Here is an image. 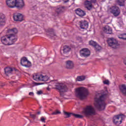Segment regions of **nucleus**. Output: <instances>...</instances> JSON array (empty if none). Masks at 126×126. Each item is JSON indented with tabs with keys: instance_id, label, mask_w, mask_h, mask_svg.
Segmentation results:
<instances>
[{
	"instance_id": "nucleus-37",
	"label": "nucleus",
	"mask_w": 126,
	"mask_h": 126,
	"mask_svg": "<svg viewBox=\"0 0 126 126\" xmlns=\"http://www.w3.org/2000/svg\"><path fill=\"white\" fill-rule=\"evenodd\" d=\"M103 83L106 85H109V84H110V82L108 81V80H105L103 81Z\"/></svg>"
},
{
	"instance_id": "nucleus-3",
	"label": "nucleus",
	"mask_w": 126,
	"mask_h": 126,
	"mask_svg": "<svg viewBox=\"0 0 126 126\" xmlns=\"http://www.w3.org/2000/svg\"><path fill=\"white\" fill-rule=\"evenodd\" d=\"M87 95H88V90L86 88L80 87L76 89V96L81 100L85 99Z\"/></svg>"
},
{
	"instance_id": "nucleus-25",
	"label": "nucleus",
	"mask_w": 126,
	"mask_h": 126,
	"mask_svg": "<svg viewBox=\"0 0 126 126\" xmlns=\"http://www.w3.org/2000/svg\"><path fill=\"white\" fill-rule=\"evenodd\" d=\"M42 74L39 73H35L33 75V79L36 81H41Z\"/></svg>"
},
{
	"instance_id": "nucleus-34",
	"label": "nucleus",
	"mask_w": 126,
	"mask_h": 126,
	"mask_svg": "<svg viewBox=\"0 0 126 126\" xmlns=\"http://www.w3.org/2000/svg\"><path fill=\"white\" fill-rule=\"evenodd\" d=\"M59 114H61V111L57 110L56 111L53 112L51 115H59Z\"/></svg>"
},
{
	"instance_id": "nucleus-10",
	"label": "nucleus",
	"mask_w": 126,
	"mask_h": 126,
	"mask_svg": "<svg viewBox=\"0 0 126 126\" xmlns=\"http://www.w3.org/2000/svg\"><path fill=\"white\" fill-rule=\"evenodd\" d=\"M81 57H84L87 58L90 56V50L88 48H83L80 51Z\"/></svg>"
},
{
	"instance_id": "nucleus-9",
	"label": "nucleus",
	"mask_w": 126,
	"mask_h": 126,
	"mask_svg": "<svg viewBox=\"0 0 126 126\" xmlns=\"http://www.w3.org/2000/svg\"><path fill=\"white\" fill-rule=\"evenodd\" d=\"M21 64L23 65V66H25V67H30L31 66V62L28 61L27 58L23 57L21 59Z\"/></svg>"
},
{
	"instance_id": "nucleus-40",
	"label": "nucleus",
	"mask_w": 126,
	"mask_h": 126,
	"mask_svg": "<svg viewBox=\"0 0 126 126\" xmlns=\"http://www.w3.org/2000/svg\"><path fill=\"white\" fill-rule=\"evenodd\" d=\"M124 63L126 65V58L125 59H124Z\"/></svg>"
},
{
	"instance_id": "nucleus-19",
	"label": "nucleus",
	"mask_w": 126,
	"mask_h": 126,
	"mask_svg": "<svg viewBox=\"0 0 126 126\" xmlns=\"http://www.w3.org/2000/svg\"><path fill=\"white\" fill-rule=\"evenodd\" d=\"M5 25V15L2 13H0V26H4Z\"/></svg>"
},
{
	"instance_id": "nucleus-18",
	"label": "nucleus",
	"mask_w": 126,
	"mask_h": 126,
	"mask_svg": "<svg viewBox=\"0 0 126 126\" xmlns=\"http://www.w3.org/2000/svg\"><path fill=\"white\" fill-rule=\"evenodd\" d=\"M75 11L76 14L80 17H83V16H85V15H86L85 11L81 10L80 8H78L75 10Z\"/></svg>"
},
{
	"instance_id": "nucleus-14",
	"label": "nucleus",
	"mask_w": 126,
	"mask_h": 126,
	"mask_svg": "<svg viewBox=\"0 0 126 126\" xmlns=\"http://www.w3.org/2000/svg\"><path fill=\"white\" fill-rule=\"evenodd\" d=\"M17 70L15 69V68L10 67H6L4 68V72L6 76L10 75V74H12L13 71H16Z\"/></svg>"
},
{
	"instance_id": "nucleus-33",
	"label": "nucleus",
	"mask_w": 126,
	"mask_h": 126,
	"mask_svg": "<svg viewBox=\"0 0 126 126\" xmlns=\"http://www.w3.org/2000/svg\"><path fill=\"white\" fill-rule=\"evenodd\" d=\"M89 45L91 46H93V47H95V46L97 45V42L93 41V40H91L89 41Z\"/></svg>"
},
{
	"instance_id": "nucleus-5",
	"label": "nucleus",
	"mask_w": 126,
	"mask_h": 126,
	"mask_svg": "<svg viewBox=\"0 0 126 126\" xmlns=\"http://www.w3.org/2000/svg\"><path fill=\"white\" fill-rule=\"evenodd\" d=\"M126 118V115L120 114H118V115L114 116V119H113V122L115 125L117 126H119L123 123V121L125 120Z\"/></svg>"
},
{
	"instance_id": "nucleus-24",
	"label": "nucleus",
	"mask_w": 126,
	"mask_h": 126,
	"mask_svg": "<svg viewBox=\"0 0 126 126\" xmlns=\"http://www.w3.org/2000/svg\"><path fill=\"white\" fill-rule=\"evenodd\" d=\"M121 92L122 93L124 96H126V85H122L119 87Z\"/></svg>"
},
{
	"instance_id": "nucleus-8",
	"label": "nucleus",
	"mask_w": 126,
	"mask_h": 126,
	"mask_svg": "<svg viewBox=\"0 0 126 126\" xmlns=\"http://www.w3.org/2000/svg\"><path fill=\"white\" fill-rule=\"evenodd\" d=\"M110 10L111 13H112L116 17L119 16L121 14V10H120V8L118 6H113L110 8Z\"/></svg>"
},
{
	"instance_id": "nucleus-39",
	"label": "nucleus",
	"mask_w": 126,
	"mask_h": 126,
	"mask_svg": "<svg viewBox=\"0 0 126 126\" xmlns=\"http://www.w3.org/2000/svg\"><path fill=\"white\" fill-rule=\"evenodd\" d=\"M29 95H30V96H34V93L30 92L29 93Z\"/></svg>"
},
{
	"instance_id": "nucleus-31",
	"label": "nucleus",
	"mask_w": 126,
	"mask_h": 126,
	"mask_svg": "<svg viewBox=\"0 0 126 126\" xmlns=\"http://www.w3.org/2000/svg\"><path fill=\"white\" fill-rule=\"evenodd\" d=\"M94 49L96 52H98L102 50V47L97 43L96 45L94 46Z\"/></svg>"
},
{
	"instance_id": "nucleus-16",
	"label": "nucleus",
	"mask_w": 126,
	"mask_h": 126,
	"mask_svg": "<svg viewBox=\"0 0 126 126\" xmlns=\"http://www.w3.org/2000/svg\"><path fill=\"white\" fill-rule=\"evenodd\" d=\"M14 20L15 21H23L24 20L23 15L22 14H15L13 15Z\"/></svg>"
},
{
	"instance_id": "nucleus-2",
	"label": "nucleus",
	"mask_w": 126,
	"mask_h": 126,
	"mask_svg": "<svg viewBox=\"0 0 126 126\" xmlns=\"http://www.w3.org/2000/svg\"><path fill=\"white\" fill-rule=\"evenodd\" d=\"M17 41V37L13 33L1 37V42L6 46L13 45Z\"/></svg>"
},
{
	"instance_id": "nucleus-35",
	"label": "nucleus",
	"mask_w": 126,
	"mask_h": 126,
	"mask_svg": "<svg viewBox=\"0 0 126 126\" xmlns=\"http://www.w3.org/2000/svg\"><path fill=\"white\" fill-rule=\"evenodd\" d=\"M30 117H31V118L33 119V120H35V119H36V115L32 114H31V113H30Z\"/></svg>"
},
{
	"instance_id": "nucleus-15",
	"label": "nucleus",
	"mask_w": 126,
	"mask_h": 126,
	"mask_svg": "<svg viewBox=\"0 0 126 126\" xmlns=\"http://www.w3.org/2000/svg\"><path fill=\"white\" fill-rule=\"evenodd\" d=\"M16 0H6V3L10 8H14Z\"/></svg>"
},
{
	"instance_id": "nucleus-17",
	"label": "nucleus",
	"mask_w": 126,
	"mask_h": 126,
	"mask_svg": "<svg viewBox=\"0 0 126 126\" xmlns=\"http://www.w3.org/2000/svg\"><path fill=\"white\" fill-rule=\"evenodd\" d=\"M81 29H87L88 28V22L86 20H82L79 22Z\"/></svg>"
},
{
	"instance_id": "nucleus-38",
	"label": "nucleus",
	"mask_w": 126,
	"mask_h": 126,
	"mask_svg": "<svg viewBox=\"0 0 126 126\" xmlns=\"http://www.w3.org/2000/svg\"><path fill=\"white\" fill-rule=\"evenodd\" d=\"M37 95H41V94H43V92L42 91H39L37 92Z\"/></svg>"
},
{
	"instance_id": "nucleus-41",
	"label": "nucleus",
	"mask_w": 126,
	"mask_h": 126,
	"mask_svg": "<svg viewBox=\"0 0 126 126\" xmlns=\"http://www.w3.org/2000/svg\"><path fill=\"white\" fill-rule=\"evenodd\" d=\"M3 86H4V84H2V85H1L0 86V87H3Z\"/></svg>"
},
{
	"instance_id": "nucleus-13",
	"label": "nucleus",
	"mask_w": 126,
	"mask_h": 126,
	"mask_svg": "<svg viewBox=\"0 0 126 126\" xmlns=\"http://www.w3.org/2000/svg\"><path fill=\"white\" fill-rule=\"evenodd\" d=\"M25 6L24 1L23 0H16L15 3V7L18 9H22Z\"/></svg>"
},
{
	"instance_id": "nucleus-11",
	"label": "nucleus",
	"mask_w": 126,
	"mask_h": 126,
	"mask_svg": "<svg viewBox=\"0 0 126 126\" xmlns=\"http://www.w3.org/2000/svg\"><path fill=\"white\" fill-rule=\"evenodd\" d=\"M96 2L97 0H86L85 1V4L88 10H91L92 9V3H96Z\"/></svg>"
},
{
	"instance_id": "nucleus-36",
	"label": "nucleus",
	"mask_w": 126,
	"mask_h": 126,
	"mask_svg": "<svg viewBox=\"0 0 126 126\" xmlns=\"http://www.w3.org/2000/svg\"><path fill=\"white\" fill-rule=\"evenodd\" d=\"M40 122H42V123H46V118H44V117H41L40 118Z\"/></svg>"
},
{
	"instance_id": "nucleus-30",
	"label": "nucleus",
	"mask_w": 126,
	"mask_h": 126,
	"mask_svg": "<svg viewBox=\"0 0 126 126\" xmlns=\"http://www.w3.org/2000/svg\"><path fill=\"white\" fill-rule=\"evenodd\" d=\"M49 80V77L47 75L43 76L41 74V78L40 81H48Z\"/></svg>"
},
{
	"instance_id": "nucleus-46",
	"label": "nucleus",
	"mask_w": 126,
	"mask_h": 126,
	"mask_svg": "<svg viewBox=\"0 0 126 126\" xmlns=\"http://www.w3.org/2000/svg\"><path fill=\"white\" fill-rule=\"evenodd\" d=\"M43 126H46V125H44Z\"/></svg>"
},
{
	"instance_id": "nucleus-22",
	"label": "nucleus",
	"mask_w": 126,
	"mask_h": 126,
	"mask_svg": "<svg viewBox=\"0 0 126 126\" xmlns=\"http://www.w3.org/2000/svg\"><path fill=\"white\" fill-rule=\"evenodd\" d=\"M48 32L47 33V35L48 37L51 38V39H53L54 37L56 35V33H55V32H54V30L53 29H49L48 30Z\"/></svg>"
},
{
	"instance_id": "nucleus-6",
	"label": "nucleus",
	"mask_w": 126,
	"mask_h": 126,
	"mask_svg": "<svg viewBox=\"0 0 126 126\" xmlns=\"http://www.w3.org/2000/svg\"><path fill=\"white\" fill-rule=\"evenodd\" d=\"M107 43L109 47L112 48V49H117L120 46V44L118 42V40L114 38H109L107 40Z\"/></svg>"
},
{
	"instance_id": "nucleus-4",
	"label": "nucleus",
	"mask_w": 126,
	"mask_h": 126,
	"mask_svg": "<svg viewBox=\"0 0 126 126\" xmlns=\"http://www.w3.org/2000/svg\"><path fill=\"white\" fill-rule=\"evenodd\" d=\"M84 114L86 117L95 116L96 115V111L92 105H87L84 109Z\"/></svg>"
},
{
	"instance_id": "nucleus-21",
	"label": "nucleus",
	"mask_w": 126,
	"mask_h": 126,
	"mask_svg": "<svg viewBox=\"0 0 126 126\" xmlns=\"http://www.w3.org/2000/svg\"><path fill=\"white\" fill-rule=\"evenodd\" d=\"M65 10V7L63 6H59L57 7L55 11L57 13L58 15L60 14V13H62L64 12Z\"/></svg>"
},
{
	"instance_id": "nucleus-1",
	"label": "nucleus",
	"mask_w": 126,
	"mask_h": 126,
	"mask_svg": "<svg viewBox=\"0 0 126 126\" xmlns=\"http://www.w3.org/2000/svg\"><path fill=\"white\" fill-rule=\"evenodd\" d=\"M101 93V95H100V94H98V97L94 98V106L99 111H103L106 108L105 100L106 99V97H107V93L104 91Z\"/></svg>"
},
{
	"instance_id": "nucleus-42",
	"label": "nucleus",
	"mask_w": 126,
	"mask_h": 126,
	"mask_svg": "<svg viewBox=\"0 0 126 126\" xmlns=\"http://www.w3.org/2000/svg\"><path fill=\"white\" fill-rule=\"evenodd\" d=\"M64 2H67L69 0H63Z\"/></svg>"
},
{
	"instance_id": "nucleus-20",
	"label": "nucleus",
	"mask_w": 126,
	"mask_h": 126,
	"mask_svg": "<svg viewBox=\"0 0 126 126\" xmlns=\"http://www.w3.org/2000/svg\"><path fill=\"white\" fill-rule=\"evenodd\" d=\"M103 32L104 33H106V34H112L113 32V30H112V28L110 27V26L107 25L105 26L103 28Z\"/></svg>"
},
{
	"instance_id": "nucleus-23",
	"label": "nucleus",
	"mask_w": 126,
	"mask_h": 126,
	"mask_svg": "<svg viewBox=\"0 0 126 126\" xmlns=\"http://www.w3.org/2000/svg\"><path fill=\"white\" fill-rule=\"evenodd\" d=\"M74 66V64H73V62L71 61H67L66 62V68L71 69L73 68Z\"/></svg>"
},
{
	"instance_id": "nucleus-28",
	"label": "nucleus",
	"mask_w": 126,
	"mask_h": 126,
	"mask_svg": "<svg viewBox=\"0 0 126 126\" xmlns=\"http://www.w3.org/2000/svg\"><path fill=\"white\" fill-rule=\"evenodd\" d=\"M18 31L16 28L8 30V33H14V34H17Z\"/></svg>"
},
{
	"instance_id": "nucleus-32",
	"label": "nucleus",
	"mask_w": 126,
	"mask_h": 126,
	"mask_svg": "<svg viewBox=\"0 0 126 126\" xmlns=\"http://www.w3.org/2000/svg\"><path fill=\"white\" fill-rule=\"evenodd\" d=\"M118 38H119V39H122L123 40H126V34L124 33L123 34H121L118 36Z\"/></svg>"
},
{
	"instance_id": "nucleus-45",
	"label": "nucleus",
	"mask_w": 126,
	"mask_h": 126,
	"mask_svg": "<svg viewBox=\"0 0 126 126\" xmlns=\"http://www.w3.org/2000/svg\"><path fill=\"white\" fill-rule=\"evenodd\" d=\"M47 90H50V89L49 88H48Z\"/></svg>"
},
{
	"instance_id": "nucleus-27",
	"label": "nucleus",
	"mask_w": 126,
	"mask_h": 126,
	"mask_svg": "<svg viewBox=\"0 0 126 126\" xmlns=\"http://www.w3.org/2000/svg\"><path fill=\"white\" fill-rule=\"evenodd\" d=\"M125 1V0H116V2L120 6H125L126 5Z\"/></svg>"
},
{
	"instance_id": "nucleus-43",
	"label": "nucleus",
	"mask_w": 126,
	"mask_h": 126,
	"mask_svg": "<svg viewBox=\"0 0 126 126\" xmlns=\"http://www.w3.org/2000/svg\"><path fill=\"white\" fill-rule=\"evenodd\" d=\"M37 115H40L41 114V112L40 111L37 112Z\"/></svg>"
},
{
	"instance_id": "nucleus-44",
	"label": "nucleus",
	"mask_w": 126,
	"mask_h": 126,
	"mask_svg": "<svg viewBox=\"0 0 126 126\" xmlns=\"http://www.w3.org/2000/svg\"><path fill=\"white\" fill-rule=\"evenodd\" d=\"M37 85H40V84L39 83H36Z\"/></svg>"
},
{
	"instance_id": "nucleus-7",
	"label": "nucleus",
	"mask_w": 126,
	"mask_h": 126,
	"mask_svg": "<svg viewBox=\"0 0 126 126\" xmlns=\"http://www.w3.org/2000/svg\"><path fill=\"white\" fill-rule=\"evenodd\" d=\"M55 89L59 90L60 92H66L68 89L66 85L63 83H57L55 85Z\"/></svg>"
},
{
	"instance_id": "nucleus-29",
	"label": "nucleus",
	"mask_w": 126,
	"mask_h": 126,
	"mask_svg": "<svg viewBox=\"0 0 126 126\" xmlns=\"http://www.w3.org/2000/svg\"><path fill=\"white\" fill-rule=\"evenodd\" d=\"M85 78L84 76H79L77 77L76 81H83V80H85Z\"/></svg>"
},
{
	"instance_id": "nucleus-12",
	"label": "nucleus",
	"mask_w": 126,
	"mask_h": 126,
	"mask_svg": "<svg viewBox=\"0 0 126 126\" xmlns=\"http://www.w3.org/2000/svg\"><path fill=\"white\" fill-rule=\"evenodd\" d=\"M63 113L64 115H65V116H66V118H70V117H71V115L75 118H76L77 119H82L83 118V116L81 115L71 113L66 111H63Z\"/></svg>"
},
{
	"instance_id": "nucleus-26",
	"label": "nucleus",
	"mask_w": 126,
	"mask_h": 126,
	"mask_svg": "<svg viewBox=\"0 0 126 126\" xmlns=\"http://www.w3.org/2000/svg\"><path fill=\"white\" fill-rule=\"evenodd\" d=\"M70 50H71V48L68 46L65 45L63 47V52L64 54H66V53H68V52H69Z\"/></svg>"
}]
</instances>
